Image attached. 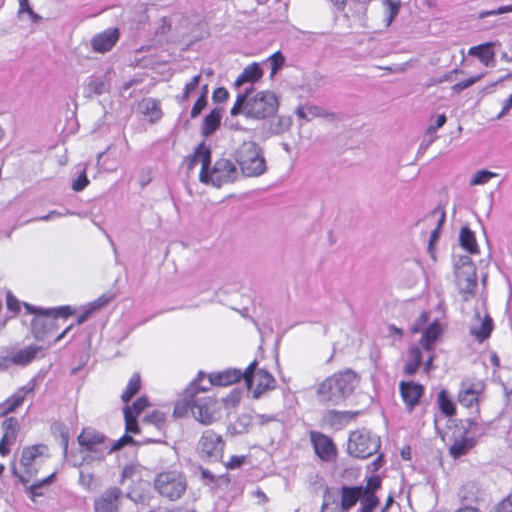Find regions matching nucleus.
<instances>
[{"mask_svg": "<svg viewBox=\"0 0 512 512\" xmlns=\"http://www.w3.org/2000/svg\"><path fill=\"white\" fill-rule=\"evenodd\" d=\"M49 457V448L46 444L38 443L23 447L19 458V470L12 468V473L22 484H27L35 477L40 469L41 463Z\"/></svg>", "mask_w": 512, "mask_h": 512, "instance_id": "nucleus-4", "label": "nucleus"}, {"mask_svg": "<svg viewBox=\"0 0 512 512\" xmlns=\"http://www.w3.org/2000/svg\"><path fill=\"white\" fill-rule=\"evenodd\" d=\"M244 456H231L229 461L225 464L228 469L239 468L244 463Z\"/></svg>", "mask_w": 512, "mask_h": 512, "instance_id": "nucleus-57", "label": "nucleus"}, {"mask_svg": "<svg viewBox=\"0 0 512 512\" xmlns=\"http://www.w3.org/2000/svg\"><path fill=\"white\" fill-rule=\"evenodd\" d=\"M142 389V376L139 372H134L127 384L123 392L121 393V400L124 404H127L130 402V400L136 396L140 390Z\"/></svg>", "mask_w": 512, "mask_h": 512, "instance_id": "nucleus-30", "label": "nucleus"}, {"mask_svg": "<svg viewBox=\"0 0 512 512\" xmlns=\"http://www.w3.org/2000/svg\"><path fill=\"white\" fill-rule=\"evenodd\" d=\"M493 320L488 313H485L481 319L479 327H472L471 334L479 341L483 342L488 339L493 331Z\"/></svg>", "mask_w": 512, "mask_h": 512, "instance_id": "nucleus-34", "label": "nucleus"}, {"mask_svg": "<svg viewBox=\"0 0 512 512\" xmlns=\"http://www.w3.org/2000/svg\"><path fill=\"white\" fill-rule=\"evenodd\" d=\"M483 77V74H480V75H477V76H473V77H470L468 79H465L463 81H460V82H457L456 84H454L452 86V90L453 92L455 93H460L461 91H463L464 89L472 86L474 83H476L477 81H479L481 78Z\"/></svg>", "mask_w": 512, "mask_h": 512, "instance_id": "nucleus-48", "label": "nucleus"}, {"mask_svg": "<svg viewBox=\"0 0 512 512\" xmlns=\"http://www.w3.org/2000/svg\"><path fill=\"white\" fill-rule=\"evenodd\" d=\"M120 38V30L110 27L95 34L91 39V47L94 52L104 54L112 50Z\"/></svg>", "mask_w": 512, "mask_h": 512, "instance_id": "nucleus-20", "label": "nucleus"}, {"mask_svg": "<svg viewBox=\"0 0 512 512\" xmlns=\"http://www.w3.org/2000/svg\"><path fill=\"white\" fill-rule=\"evenodd\" d=\"M46 310L52 317H54L56 322L59 317L66 319L75 313L74 309L69 305L57 308H47Z\"/></svg>", "mask_w": 512, "mask_h": 512, "instance_id": "nucleus-45", "label": "nucleus"}, {"mask_svg": "<svg viewBox=\"0 0 512 512\" xmlns=\"http://www.w3.org/2000/svg\"><path fill=\"white\" fill-rule=\"evenodd\" d=\"M383 4L389 8L388 24L398 15L400 10V4L395 3L392 0H382Z\"/></svg>", "mask_w": 512, "mask_h": 512, "instance_id": "nucleus-50", "label": "nucleus"}, {"mask_svg": "<svg viewBox=\"0 0 512 512\" xmlns=\"http://www.w3.org/2000/svg\"><path fill=\"white\" fill-rule=\"evenodd\" d=\"M257 362H251L243 372V379L253 398L258 399L261 395L276 386V380L271 373L264 369H256Z\"/></svg>", "mask_w": 512, "mask_h": 512, "instance_id": "nucleus-10", "label": "nucleus"}, {"mask_svg": "<svg viewBox=\"0 0 512 512\" xmlns=\"http://www.w3.org/2000/svg\"><path fill=\"white\" fill-rule=\"evenodd\" d=\"M459 243L462 249H464L468 253H479V246L476 241L475 233L467 226L462 227L460 230Z\"/></svg>", "mask_w": 512, "mask_h": 512, "instance_id": "nucleus-32", "label": "nucleus"}, {"mask_svg": "<svg viewBox=\"0 0 512 512\" xmlns=\"http://www.w3.org/2000/svg\"><path fill=\"white\" fill-rule=\"evenodd\" d=\"M382 486L379 475H372L366 480V484L357 486L343 485L339 488L340 507L349 512L358 502L377 492Z\"/></svg>", "mask_w": 512, "mask_h": 512, "instance_id": "nucleus-7", "label": "nucleus"}, {"mask_svg": "<svg viewBox=\"0 0 512 512\" xmlns=\"http://www.w3.org/2000/svg\"><path fill=\"white\" fill-rule=\"evenodd\" d=\"M151 406L149 398L146 395L138 397L132 404H125L123 407V411H129L130 414L139 416L142 414L147 408Z\"/></svg>", "mask_w": 512, "mask_h": 512, "instance_id": "nucleus-37", "label": "nucleus"}, {"mask_svg": "<svg viewBox=\"0 0 512 512\" xmlns=\"http://www.w3.org/2000/svg\"><path fill=\"white\" fill-rule=\"evenodd\" d=\"M494 43L486 42L480 45L472 46L468 50V54L477 57L480 62L489 66L495 61Z\"/></svg>", "mask_w": 512, "mask_h": 512, "instance_id": "nucleus-27", "label": "nucleus"}, {"mask_svg": "<svg viewBox=\"0 0 512 512\" xmlns=\"http://www.w3.org/2000/svg\"><path fill=\"white\" fill-rule=\"evenodd\" d=\"M486 391V383L483 379L466 377L459 384L457 402L466 409L474 408L480 414V405Z\"/></svg>", "mask_w": 512, "mask_h": 512, "instance_id": "nucleus-9", "label": "nucleus"}, {"mask_svg": "<svg viewBox=\"0 0 512 512\" xmlns=\"http://www.w3.org/2000/svg\"><path fill=\"white\" fill-rule=\"evenodd\" d=\"M24 307L29 314L34 315L31 321V332L37 341L48 339L58 329L57 322L46 309L38 308L28 303H24Z\"/></svg>", "mask_w": 512, "mask_h": 512, "instance_id": "nucleus-11", "label": "nucleus"}, {"mask_svg": "<svg viewBox=\"0 0 512 512\" xmlns=\"http://www.w3.org/2000/svg\"><path fill=\"white\" fill-rule=\"evenodd\" d=\"M263 77V70L259 63L253 62L247 65L242 73L236 78L235 86L240 87L245 83H255Z\"/></svg>", "mask_w": 512, "mask_h": 512, "instance_id": "nucleus-28", "label": "nucleus"}, {"mask_svg": "<svg viewBox=\"0 0 512 512\" xmlns=\"http://www.w3.org/2000/svg\"><path fill=\"white\" fill-rule=\"evenodd\" d=\"M207 92H208L207 85H204L201 94L199 95V97L196 99L194 105L192 106V109L190 112L191 118L198 117L202 113V111L206 108V106L208 104Z\"/></svg>", "mask_w": 512, "mask_h": 512, "instance_id": "nucleus-39", "label": "nucleus"}, {"mask_svg": "<svg viewBox=\"0 0 512 512\" xmlns=\"http://www.w3.org/2000/svg\"><path fill=\"white\" fill-rule=\"evenodd\" d=\"M188 487L185 474L177 469H167L159 472L153 480V488L163 499L174 502L179 500Z\"/></svg>", "mask_w": 512, "mask_h": 512, "instance_id": "nucleus-5", "label": "nucleus"}, {"mask_svg": "<svg viewBox=\"0 0 512 512\" xmlns=\"http://www.w3.org/2000/svg\"><path fill=\"white\" fill-rule=\"evenodd\" d=\"M243 378V372L237 369H228L221 372L210 373L208 376L210 385L229 386L239 382Z\"/></svg>", "mask_w": 512, "mask_h": 512, "instance_id": "nucleus-24", "label": "nucleus"}, {"mask_svg": "<svg viewBox=\"0 0 512 512\" xmlns=\"http://www.w3.org/2000/svg\"><path fill=\"white\" fill-rule=\"evenodd\" d=\"M236 161L242 173L248 177L263 174L266 162L261 148L252 141L243 142L236 151Z\"/></svg>", "mask_w": 512, "mask_h": 512, "instance_id": "nucleus-6", "label": "nucleus"}, {"mask_svg": "<svg viewBox=\"0 0 512 512\" xmlns=\"http://www.w3.org/2000/svg\"><path fill=\"white\" fill-rule=\"evenodd\" d=\"M135 441L132 436L127 433L116 440L111 446L105 447L106 454H111L114 451L120 450L128 444H134Z\"/></svg>", "mask_w": 512, "mask_h": 512, "instance_id": "nucleus-46", "label": "nucleus"}, {"mask_svg": "<svg viewBox=\"0 0 512 512\" xmlns=\"http://www.w3.org/2000/svg\"><path fill=\"white\" fill-rule=\"evenodd\" d=\"M506 12H512V5L499 7L497 11L487 12L486 15L502 14Z\"/></svg>", "mask_w": 512, "mask_h": 512, "instance_id": "nucleus-60", "label": "nucleus"}, {"mask_svg": "<svg viewBox=\"0 0 512 512\" xmlns=\"http://www.w3.org/2000/svg\"><path fill=\"white\" fill-rule=\"evenodd\" d=\"M444 219H445V214L443 213L441 219L439 220L437 227L431 232L430 246L433 245V243L438 240L439 234H440V228H441V225H442Z\"/></svg>", "mask_w": 512, "mask_h": 512, "instance_id": "nucleus-58", "label": "nucleus"}, {"mask_svg": "<svg viewBox=\"0 0 512 512\" xmlns=\"http://www.w3.org/2000/svg\"><path fill=\"white\" fill-rule=\"evenodd\" d=\"M115 298V294L114 293H104L102 295H100L98 298H96L95 300H93L91 303H89V307L94 311H98L100 310L101 308L105 307L106 305H108L113 299Z\"/></svg>", "mask_w": 512, "mask_h": 512, "instance_id": "nucleus-44", "label": "nucleus"}, {"mask_svg": "<svg viewBox=\"0 0 512 512\" xmlns=\"http://www.w3.org/2000/svg\"><path fill=\"white\" fill-rule=\"evenodd\" d=\"M143 422L155 426L157 429H162L166 424V415L160 410H153L145 415Z\"/></svg>", "mask_w": 512, "mask_h": 512, "instance_id": "nucleus-38", "label": "nucleus"}, {"mask_svg": "<svg viewBox=\"0 0 512 512\" xmlns=\"http://www.w3.org/2000/svg\"><path fill=\"white\" fill-rule=\"evenodd\" d=\"M437 404L441 413L446 417L450 418L456 415V405L446 389H442L438 392Z\"/></svg>", "mask_w": 512, "mask_h": 512, "instance_id": "nucleus-35", "label": "nucleus"}, {"mask_svg": "<svg viewBox=\"0 0 512 512\" xmlns=\"http://www.w3.org/2000/svg\"><path fill=\"white\" fill-rule=\"evenodd\" d=\"M309 437L315 454L322 461L331 462L336 459L337 447L332 438L317 431H310Z\"/></svg>", "mask_w": 512, "mask_h": 512, "instance_id": "nucleus-16", "label": "nucleus"}, {"mask_svg": "<svg viewBox=\"0 0 512 512\" xmlns=\"http://www.w3.org/2000/svg\"><path fill=\"white\" fill-rule=\"evenodd\" d=\"M456 285L463 301H469L477 289V273L472 264L463 265L456 270Z\"/></svg>", "mask_w": 512, "mask_h": 512, "instance_id": "nucleus-14", "label": "nucleus"}, {"mask_svg": "<svg viewBox=\"0 0 512 512\" xmlns=\"http://www.w3.org/2000/svg\"><path fill=\"white\" fill-rule=\"evenodd\" d=\"M19 12L27 13L32 19H37L38 16L34 13L29 5V0H19Z\"/></svg>", "mask_w": 512, "mask_h": 512, "instance_id": "nucleus-56", "label": "nucleus"}, {"mask_svg": "<svg viewBox=\"0 0 512 512\" xmlns=\"http://www.w3.org/2000/svg\"><path fill=\"white\" fill-rule=\"evenodd\" d=\"M72 326L73 325H69L68 327H66L55 339H54V343H57L59 342L60 340H62L66 334L72 329Z\"/></svg>", "mask_w": 512, "mask_h": 512, "instance_id": "nucleus-63", "label": "nucleus"}, {"mask_svg": "<svg viewBox=\"0 0 512 512\" xmlns=\"http://www.w3.org/2000/svg\"><path fill=\"white\" fill-rule=\"evenodd\" d=\"M201 75L193 76L184 86L183 93L179 99L180 102H187L191 94L198 88L200 83Z\"/></svg>", "mask_w": 512, "mask_h": 512, "instance_id": "nucleus-41", "label": "nucleus"}, {"mask_svg": "<svg viewBox=\"0 0 512 512\" xmlns=\"http://www.w3.org/2000/svg\"><path fill=\"white\" fill-rule=\"evenodd\" d=\"M383 462V455H378L377 458L372 462L373 471H377L383 465Z\"/></svg>", "mask_w": 512, "mask_h": 512, "instance_id": "nucleus-62", "label": "nucleus"}, {"mask_svg": "<svg viewBox=\"0 0 512 512\" xmlns=\"http://www.w3.org/2000/svg\"><path fill=\"white\" fill-rule=\"evenodd\" d=\"M121 490L118 487L107 489L100 498L94 502L95 512H117Z\"/></svg>", "mask_w": 512, "mask_h": 512, "instance_id": "nucleus-22", "label": "nucleus"}, {"mask_svg": "<svg viewBox=\"0 0 512 512\" xmlns=\"http://www.w3.org/2000/svg\"><path fill=\"white\" fill-rule=\"evenodd\" d=\"M40 350L41 347L36 345L27 346L13 354L12 362L16 365L25 366L31 363L36 358Z\"/></svg>", "mask_w": 512, "mask_h": 512, "instance_id": "nucleus-33", "label": "nucleus"}, {"mask_svg": "<svg viewBox=\"0 0 512 512\" xmlns=\"http://www.w3.org/2000/svg\"><path fill=\"white\" fill-rule=\"evenodd\" d=\"M204 378L205 373L198 372L194 380L183 390L181 398L174 405V418L186 417L190 412L201 424L210 425L215 421L217 400L205 394L208 387L201 385Z\"/></svg>", "mask_w": 512, "mask_h": 512, "instance_id": "nucleus-1", "label": "nucleus"}, {"mask_svg": "<svg viewBox=\"0 0 512 512\" xmlns=\"http://www.w3.org/2000/svg\"><path fill=\"white\" fill-rule=\"evenodd\" d=\"M425 393V387L414 381H401L399 394L405 404L406 410L412 412L417 407Z\"/></svg>", "mask_w": 512, "mask_h": 512, "instance_id": "nucleus-17", "label": "nucleus"}, {"mask_svg": "<svg viewBox=\"0 0 512 512\" xmlns=\"http://www.w3.org/2000/svg\"><path fill=\"white\" fill-rule=\"evenodd\" d=\"M33 387L22 386L18 388L10 397L0 403V417H7L9 414L19 409L25 402L26 397L33 392Z\"/></svg>", "mask_w": 512, "mask_h": 512, "instance_id": "nucleus-21", "label": "nucleus"}, {"mask_svg": "<svg viewBox=\"0 0 512 512\" xmlns=\"http://www.w3.org/2000/svg\"><path fill=\"white\" fill-rule=\"evenodd\" d=\"M248 92L247 90L245 94L237 96L230 110L232 116L244 113L250 118L266 119L276 114L279 103L273 92L261 91L252 97H248Z\"/></svg>", "mask_w": 512, "mask_h": 512, "instance_id": "nucleus-3", "label": "nucleus"}, {"mask_svg": "<svg viewBox=\"0 0 512 512\" xmlns=\"http://www.w3.org/2000/svg\"><path fill=\"white\" fill-rule=\"evenodd\" d=\"M454 512H481V510L474 506L465 505V506L459 507Z\"/></svg>", "mask_w": 512, "mask_h": 512, "instance_id": "nucleus-61", "label": "nucleus"}, {"mask_svg": "<svg viewBox=\"0 0 512 512\" xmlns=\"http://www.w3.org/2000/svg\"><path fill=\"white\" fill-rule=\"evenodd\" d=\"M139 108L141 113L148 118L150 123L158 122L163 116L161 103L158 99L143 98L139 103Z\"/></svg>", "mask_w": 512, "mask_h": 512, "instance_id": "nucleus-26", "label": "nucleus"}, {"mask_svg": "<svg viewBox=\"0 0 512 512\" xmlns=\"http://www.w3.org/2000/svg\"><path fill=\"white\" fill-rule=\"evenodd\" d=\"M123 415L126 433L139 434L141 432V429L138 425V416L130 414L129 411H123Z\"/></svg>", "mask_w": 512, "mask_h": 512, "instance_id": "nucleus-42", "label": "nucleus"}, {"mask_svg": "<svg viewBox=\"0 0 512 512\" xmlns=\"http://www.w3.org/2000/svg\"><path fill=\"white\" fill-rule=\"evenodd\" d=\"M237 176V169L234 163L225 158L218 159L213 168L207 169V179L204 183H212L217 187H221L223 184L233 182Z\"/></svg>", "mask_w": 512, "mask_h": 512, "instance_id": "nucleus-13", "label": "nucleus"}, {"mask_svg": "<svg viewBox=\"0 0 512 512\" xmlns=\"http://www.w3.org/2000/svg\"><path fill=\"white\" fill-rule=\"evenodd\" d=\"M6 305H7V309L9 311L13 312L14 314H17L20 312L21 304H20L19 300L11 293H9L7 295Z\"/></svg>", "mask_w": 512, "mask_h": 512, "instance_id": "nucleus-51", "label": "nucleus"}, {"mask_svg": "<svg viewBox=\"0 0 512 512\" xmlns=\"http://www.w3.org/2000/svg\"><path fill=\"white\" fill-rule=\"evenodd\" d=\"M497 174L488 170H479L477 171L472 179L470 180V185H483L490 181V179L496 177Z\"/></svg>", "mask_w": 512, "mask_h": 512, "instance_id": "nucleus-43", "label": "nucleus"}, {"mask_svg": "<svg viewBox=\"0 0 512 512\" xmlns=\"http://www.w3.org/2000/svg\"><path fill=\"white\" fill-rule=\"evenodd\" d=\"M442 335V328L437 321L432 322L423 331L422 336L419 340L420 347L426 352H432L434 350L435 343Z\"/></svg>", "mask_w": 512, "mask_h": 512, "instance_id": "nucleus-25", "label": "nucleus"}, {"mask_svg": "<svg viewBox=\"0 0 512 512\" xmlns=\"http://www.w3.org/2000/svg\"><path fill=\"white\" fill-rule=\"evenodd\" d=\"M20 430L21 423L17 417H5L1 423L0 455L2 457L10 454L11 447L16 443Z\"/></svg>", "mask_w": 512, "mask_h": 512, "instance_id": "nucleus-15", "label": "nucleus"}, {"mask_svg": "<svg viewBox=\"0 0 512 512\" xmlns=\"http://www.w3.org/2000/svg\"><path fill=\"white\" fill-rule=\"evenodd\" d=\"M107 438L100 432L93 428H84L78 436L79 445L90 453H101L102 456L106 454L104 450L108 447L106 444Z\"/></svg>", "mask_w": 512, "mask_h": 512, "instance_id": "nucleus-18", "label": "nucleus"}, {"mask_svg": "<svg viewBox=\"0 0 512 512\" xmlns=\"http://www.w3.org/2000/svg\"><path fill=\"white\" fill-rule=\"evenodd\" d=\"M381 446L380 438L370 431L359 429L352 431L347 442V452L358 459H366L375 454Z\"/></svg>", "mask_w": 512, "mask_h": 512, "instance_id": "nucleus-8", "label": "nucleus"}, {"mask_svg": "<svg viewBox=\"0 0 512 512\" xmlns=\"http://www.w3.org/2000/svg\"><path fill=\"white\" fill-rule=\"evenodd\" d=\"M358 383V375L352 369L337 371L324 379L317 388L321 401L338 405L348 398Z\"/></svg>", "mask_w": 512, "mask_h": 512, "instance_id": "nucleus-2", "label": "nucleus"}, {"mask_svg": "<svg viewBox=\"0 0 512 512\" xmlns=\"http://www.w3.org/2000/svg\"><path fill=\"white\" fill-rule=\"evenodd\" d=\"M56 472L51 473L46 478L36 481L28 487L31 499L35 500L36 497L42 496L43 492H37V488H42L44 485L50 484L55 481Z\"/></svg>", "mask_w": 512, "mask_h": 512, "instance_id": "nucleus-40", "label": "nucleus"}, {"mask_svg": "<svg viewBox=\"0 0 512 512\" xmlns=\"http://www.w3.org/2000/svg\"><path fill=\"white\" fill-rule=\"evenodd\" d=\"M418 345H411L407 350L405 363L403 365V374L408 377L414 376L422 366L423 353Z\"/></svg>", "mask_w": 512, "mask_h": 512, "instance_id": "nucleus-23", "label": "nucleus"}, {"mask_svg": "<svg viewBox=\"0 0 512 512\" xmlns=\"http://www.w3.org/2000/svg\"><path fill=\"white\" fill-rule=\"evenodd\" d=\"M220 124L221 110L214 108L205 116L201 127V134L204 137L210 136L220 127Z\"/></svg>", "mask_w": 512, "mask_h": 512, "instance_id": "nucleus-31", "label": "nucleus"}, {"mask_svg": "<svg viewBox=\"0 0 512 512\" xmlns=\"http://www.w3.org/2000/svg\"><path fill=\"white\" fill-rule=\"evenodd\" d=\"M89 185V179L86 172L83 171L72 183V189L76 192L84 190Z\"/></svg>", "mask_w": 512, "mask_h": 512, "instance_id": "nucleus-49", "label": "nucleus"}, {"mask_svg": "<svg viewBox=\"0 0 512 512\" xmlns=\"http://www.w3.org/2000/svg\"><path fill=\"white\" fill-rule=\"evenodd\" d=\"M429 353H430V355L428 356L426 361H423L422 366H421L423 368V372L425 374H430L435 369V366H434V360L436 358L435 353L433 351L429 352Z\"/></svg>", "mask_w": 512, "mask_h": 512, "instance_id": "nucleus-54", "label": "nucleus"}, {"mask_svg": "<svg viewBox=\"0 0 512 512\" xmlns=\"http://www.w3.org/2000/svg\"><path fill=\"white\" fill-rule=\"evenodd\" d=\"M447 121V118L445 116V114H440L436 117V120H435V124L433 125H430L428 128H427V134H432L434 132H436L439 128H441Z\"/></svg>", "mask_w": 512, "mask_h": 512, "instance_id": "nucleus-55", "label": "nucleus"}, {"mask_svg": "<svg viewBox=\"0 0 512 512\" xmlns=\"http://www.w3.org/2000/svg\"><path fill=\"white\" fill-rule=\"evenodd\" d=\"M95 313L89 306H87V308L83 311V313H81L77 320H76V324L77 325H81L83 324L85 321H87L90 316Z\"/></svg>", "mask_w": 512, "mask_h": 512, "instance_id": "nucleus-59", "label": "nucleus"}, {"mask_svg": "<svg viewBox=\"0 0 512 512\" xmlns=\"http://www.w3.org/2000/svg\"><path fill=\"white\" fill-rule=\"evenodd\" d=\"M225 441L212 429L205 430L197 444V450L204 459L217 461L222 458Z\"/></svg>", "mask_w": 512, "mask_h": 512, "instance_id": "nucleus-12", "label": "nucleus"}, {"mask_svg": "<svg viewBox=\"0 0 512 512\" xmlns=\"http://www.w3.org/2000/svg\"><path fill=\"white\" fill-rule=\"evenodd\" d=\"M475 445L476 440L474 438L462 436L453 441L449 447V455L454 459H458L466 455Z\"/></svg>", "mask_w": 512, "mask_h": 512, "instance_id": "nucleus-29", "label": "nucleus"}, {"mask_svg": "<svg viewBox=\"0 0 512 512\" xmlns=\"http://www.w3.org/2000/svg\"><path fill=\"white\" fill-rule=\"evenodd\" d=\"M270 60L272 61V64H273V67H272L273 72L280 69L284 65V62H285V58L280 51L273 53L270 56Z\"/></svg>", "mask_w": 512, "mask_h": 512, "instance_id": "nucleus-53", "label": "nucleus"}, {"mask_svg": "<svg viewBox=\"0 0 512 512\" xmlns=\"http://www.w3.org/2000/svg\"><path fill=\"white\" fill-rule=\"evenodd\" d=\"M511 107H512V94L505 100L502 114L509 111L511 109Z\"/></svg>", "mask_w": 512, "mask_h": 512, "instance_id": "nucleus-64", "label": "nucleus"}, {"mask_svg": "<svg viewBox=\"0 0 512 512\" xmlns=\"http://www.w3.org/2000/svg\"><path fill=\"white\" fill-rule=\"evenodd\" d=\"M185 164L188 171H192L198 163L201 164V170L199 173L200 181H206L207 169L211 163V151L204 143L197 146L194 153L185 158Z\"/></svg>", "mask_w": 512, "mask_h": 512, "instance_id": "nucleus-19", "label": "nucleus"}, {"mask_svg": "<svg viewBox=\"0 0 512 512\" xmlns=\"http://www.w3.org/2000/svg\"><path fill=\"white\" fill-rule=\"evenodd\" d=\"M229 98V93L226 88L224 87H218L216 88L212 93V99L214 102H225Z\"/></svg>", "mask_w": 512, "mask_h": 512, "instance_id": "nucleus-52", "label": "nucleus"}, {"mask_svg": "<svg viewBox=\"0 0 512 512\" xmlns=\"http://www.w3.org/2000/svg\"><path fill=\"white\" fill-rule=\"evenodd\" d=\"M488 512H512V497L508 496L494 504Z\"/></svg>", "mask_w": 512, "mask_h": 512, "instance_id": "nucleus-47", "label": "nucleus"}, {"mask_svg": "<svg viewBox=\"0 0 512 512\" xmlns=\"http://www.w3.org/2000/svg\"><path fill=\"white\" fill-rule=\"evenodd\" d=\"M320 512H345L344 509L340 507L339 501L331 493L328 486L325 487L323 492V501L320 506Z\"/></svg>", "mask_w": 512, "mask_h": 512, "instance_id": "nucleus-36", "label": "nucleus"}]
</instances>
